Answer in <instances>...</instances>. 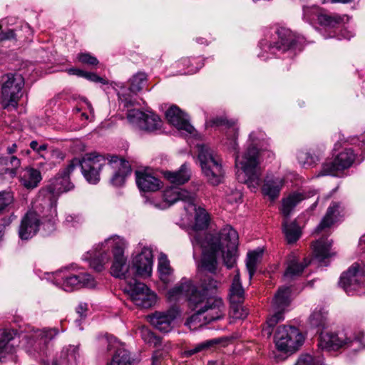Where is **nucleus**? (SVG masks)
Returning <instances> with one entry per match:
<instances>
[{
    "instance_id": "obj_1",
    "label": "nucleus",
    "mask_w": 365,
    "mask_h": 365,
    "mask_svg": "<svg viewBox=\"0 0 365 365\" xmlns=\"http://www.w3.org/2000/svg\"><path fill=\"white\" fill-rule=\"evenodd\" d=\"M218 282L211 276L205 275L200 279V286L196 287L192 282L182 278L168 292L170 300H175L182 296L187 299L190 309L195 311L187 321V324L195 322L199 316L205 314L207 323L219 320L224 317L225 305L221 298L215 296Z\"/></svg>"
},
{
    "instance_id": "obj_2",
    "label": "nucleus",
    "mask_w": 365,
    "mask_h": 365,
    "mask_svg": "<svg viewBox=\"0 0 365 365\" xmlns=\"http://www.w3.org/2000/svg\"><path fill=\"white\" fill-rule=\"evenodd\" d=\"M208 250L203 253L202 268L211 274L217 270V255L222 252L224 264L228 268H232L237 259L239 237L237 232L231 226L226 225L220 230L217 236L207 235Z\"/></svg>"
},
{
    "instance_id": "obj_3",
    "label": "nucleus",
    "mask_w": 365,
    "mask_h": 365,
    "mask_svg": "<svg viewBox=\"0 0 365 365\" xmlns=\"http://www.w3.org/2000/svg\"><path fill=\"white\" fill-rule=\"evenodd\" d=\"M263 137L264 134L262 133H259L258 136L256 132H252L250 134L251 145L244 153L242 159L240 160L237 153L235 154L236 166L240 165L241 169L247 178L245 182L249 185H252L255 187L258 186L261 182L262 172L259 167V151L257 145V142Z\"/></svg>"
},
{
    "instance_id": "obj_4",
    "label": "nucleus",
    "mask_w": 365,
    "mask_h": 365,
    "mask_svg": "<svg viewBox=\"0 0 365 365\" xmlns=\"http://www.w3.org/2000/svg\"><path fill=\"white\" fill-rule=\"evenodd\" d=\"M74 170L75 165L71 160L67 167L58 172L50 184L39 190L38 200L44 203L48 202L54 215L59 195L74 188V185L70 180V175Z\"/></svg>"
},
{
    "instance_id": "obj_5",
    "label": "nucleus",
    "mask_w": 365,
    "mask_h": 365,
    "mask_svg": "<svg viewBox=\"0 0 365 365\" xmlns=\"http://www.w3.org/2000/svg\"><path fill=\"white\" fill-rule=\"evenodd\" d=\"M126 244L125 240L119 236H113L104 242H101V249L102 247H107L108 249H111L113 261L110 267V274L112 276L119 279H132L134 278V274L129 264H127V259L124 256V250Z\"/></svg>"
},
{
    "instance_id": "obj_6",
    "label": "nucleus",
    "mask_w": 365,
    "mask_h": 365,
    "mask_svg": "<svg viewBox=\"0 0 365 365\" xmlns=\"http://www.w3.org/2000/svg\"><path fill=\"white\" fill-rule=\"evenodd\" d=\"M24 84V78L19 73H9L1 77L0 103L4 109H17Z\"/></svg>"
},
{
    "instance_id": "obj_7",
    "label": "nucleus",
    "mask_w": 365,
    "mask_h": 365,
    "mask_svg": "<svg viewBox=\"0 0 365 365\" xmlns=\"http://www.w3.org/2000/svg\"><path fill=\"white\" fill-rule=\"evenodd\" d=\"M198 159L202 170L207 180L213 185L220 184L223 177L221 160L208 146H198Z\"/></svg>"
},
{
    "instance_id": "obj_8",
    "label": "nucleus",
    "mask_w": 365,
    "mask_h": 365,
    "mask_svg": "<svg viewBox=\"0 0 365 365\" xmlns=\"http://www.w3.org/2000/svg\"><path fill=\"white\" fill-rule=\"evenodd\" d=\"M71 162L75 168H81L83 177L91 184H97L100 181V172L106 164V158L96 153H87L81 159L75 158Z\"/></svg>"
},
{
    "instance_id": "obj_9",
    "label": "nucleus",
    "mask_w": 365,
    "mask_h": 365,
    "mask_svg": "<svg viewBox=\"0 0 365 365\" xmlns=\"http://www.w3.org/2000/svg\"><path fill=\"white\" fill-rule=\"evenodd\" d=\"M365 264L354 263L349 269L344 272L339 280V285L349 294L365 293Z\"/></svg>"
},
{
    "instance_id": "obj_10",
    "label": "nucleus",
    "mask_w": 365,
    "mask_h": 365,
    "mask_svg": "<svg viewBox=\"0 0 365 365\" xmlns=\"http://www.w3.org/2000/svg\"><path fill=\"white\" fill-rule=\"evenodd\" d=\"M277 36V41L267 43L266 41L260 42L262 49L269 50L271 53H274L276 51L282 53L288 51H301L302 41L299 37L297 36L291 30L287 28H279L275 31Z\"/></svg>"
},
{
    "instance_id": "obj_11",
    "label": "nucleus",
    "mask_w": 365,
    "mask_h": 365,
    "mask_svg": "<svg viewBox=\"0 0 365 365\" xmlns=\"http://www.w3.org/2000/svg\"><path fill=\"white\" fill-rule=\"evenodd\" d=\"M274 341L278 350L292 353L302 345L304 336L296 327L283 325L278 327L274 334Z\"/></svg>"
},
{
    "instance_id": "obj_12",
    "label": "nucleus",
    "mask_w": 365,
    "mask_h": 365,
    "mask_svg": "<svg viewBox=\"0 0 365 365\" xmlns=\"http://www.w3.org/2000/svg\"><path fill=\"white\" fill-rule=\"evenodd\" d=\"M354 344L358 345L354 349L363 348L361 341L356 338L351 340L344 332L322 331L319 338L318 346L322 350L329 351L338 350L343 346L349 347Z\"/></svg>"
},
{
    "instance_id": "obj_13",
    "label": "nucleus",
    "mask_w": 365,
    "mask_h": 365,
    "mask_svg": "<svg viewBox=\"0 0 365 365\" xmlns=\"http://www.w3.org/2000/svg\"><path fill=\"white\" fill-rule=\"evenodd\" d=\"M127 118L133 126L148 133H153L161 128L160 118L151 112L132 109L128 110Z\"/></svg>"
},
{
    "instance_id": "obj_14",
    "label": "nucleus",
    "mask_w": 365,
    "mask_h": 365,
    "mask_svg": "<svg viewBox=\"0 0 365 365\" xmlns=\"http://www.w3.org/2000/svg\"><path fill=\"white\" fill-rule=\"evenodd\" d=\"M355 160L352 149H345L334 159L327 160L322 165L318 176L337 175L338 172L349 168Z\"/></svg>"
},
{
    "instance_id": "obj_15",
    "label": "nucleus",
    "mask_w": 365,
    "mask_h": 365,
    "mask_svg": "<svg viewBox=\"0 0 365 365\" xmlns=\"http://www.w3.org/2000/svg\"><path fill=\"white\" fill-rule=\"evenodd\" d=\"M303 11L304 17L309 20H317L321 26L327 29L340 28L349 19L347 15L322 12L317 7H304Z\"/></svg>"
},
{
    "instance_id": "obj_16",
    "label": "nucleus",
    "mask_w": 365,
    "mask_h": 365,
    "mask_svg": "<svg viewBox=\"0 0 365 365\" xmlns=\"http://www.w3.org/2000/svg\"><path fill=\"white\" fill-rule=\"evenodd\" d=\"M128 293L136 306L144 309L151 307L156 302V294L146 284L135 280L128 283Z\"/></svg>"
},
{
    "instance_id": "obj_17",
    "label": "nucleus",
    "mask_w": 365,
    "mask_h": 365,
    "mask_svg": "<svg viewBox=\"0 0 365 365\" xmlns=\"http://www.w3.org/2000/svg\"><path fill=\"white\" fill-rule=\"evenodd\" d=\"M62 271L57 273V277L63 280L62 287L66 292L81 287L93 288L96 287L95 279L88 273H80L79 274H62Z\"/></svg>"
},
{
    "instance_id": "obj_18",
    "label": "nucleus",
    "mask_w": 365,
    "mask_h": 365,
    "mask_svg": "<svg viewBox=\"0 0 365 365\" xmlns=\"http://www.w3.org/2000/svg\"><path fill=\"white\" fill-rule=\"evenodd\" d=\"M103 341L107 344L108 351L114 350L115 353L108 365H133L134 359L128 350L125 349L115 337L107 336Z\"/></svg>"
},
{
    "instance_id": "obj_19",
    "label": "nucleus",
    "mask_w": 365,
    "mask_h": 365,
    "mask_svg": "<svg viewBox=\"0 0 365 365\" xmlns=\"http://www.w3.org/2000/svg\"><path fill=\"white\" fill-rule=\"evenodd\" d=\"M153 252L150 248L144 247L133 260L132 270L135 276H150L153 267Z\"/></svg>"
},
{
    "instance_id": "obj_20",
    "label": "nucleus",
    "mask_w": 365,
    "mask_h": 365,
    "mask_svg": "<svg viewBox=\"0 0 365 365\" xmlns=\"http://www.w3.org/2000/svg\"><path fill=\"white\" fill-rule=\"evenodd\" d=\"M165 117L170 124L180 130L193 133L194 127L190 123L186 114L176 106H172L166 112Z\"/></svg>"
},
{
    "instance_id": "obj_21",
    "label": "nucleus",
    "mask_w": 365,
    "mask_h": 365,
    "mask_svg": "<svg viewBox=\"0 0 365 365\" xmlns=\"http://www.w3.org/2000/svg\"><path fill=\"white\" fill-rule=\"evenodd\" d=\"M108 164L113 168H117L114 175L110 179V183L116 187L124 185L125 178L131 174L132 169L130 163L125 160L120 159L117 156H111Z\"/></svg>"
},
{
    "instance_id": "obj_22",
    "label": "nucleus",
    "mask_w": 365,
    "mask_h": 365,
    "mask_svg": "<svg viewBox=\"0 0 365 365\" xmlns=\"http://www.w3.org/2000/svg\"><path fill=\"white\" fill-rule=\"evenodd\" d=\"M195 193L189 192L179 187H171L167 188L163 192V199L165 202L170 206L176 202L180 200L188 205H194L195 201Z\"/></svg>"
},
{
    "instance_id": "obj_23",
    "label": "nucleus",
    "mask_w": 365,
    "mask_h": 365,
    "mask_svg": "<svg viewBox=\"0 0 365 365\" xmlns=\"http://www.w3.org/2000/svg\"><path fill=\"white\" fill-rule=\"evenodd\" d=\"M342 212L343 207L341 204L338 202H331L327 208L325 215L316 227V232L319 233L326 229L330 228L341 220L343 216Z\"/></svg>"
},
{
    "instance_id": "obj_24",
    "label": "nucleus",
    "mask_w": 365,
    "mask_h": 365,
    "mask_svg": "<svg viewBox=\"0 0 365 365\" xmlns=\"http://www.w3.org/2000/svg\"><path fill=\"white\" fill-rule=\"evenodd\" d=\"M101 243L97 245L93 250L89 251L87 254L89 257L86 259L89 260L90 267L95 271L100 272L105 269V265L110 259V255L107 247H102L101 249Z\"/></svg>"
},
{
    "instance_id": "obj_25",
    "label": "nucleus",
    "mask_w": 365,
    "mask_h": 365,
    "mask_svg": "<svg viewBox=\"0 0 365 365\" xmlns=\"http://www.w3.org/2000/svg\"><path fill=\"white\" fill-rule=\"evenodd\" d=\"M177 312L170 309L166 312H155L150 316V322L160 331L168 333L172 329V323L177 317Z\"/></svg>"
},
{
    "instance_id": "obj_26",
    "label": "nucleus",
    "mask_w": 365,
    "mask_h": 365,
    "mask_svg": "<svg viewBox=\"0 0 365 365\" xmlns=\"http://www.w3.org/2000/svg\"><path fill=\"white\" fill-rule=\"evenodd\" d=\"M40 226V220L34 214H26L21 220L19 237L22 240H28L32 238L38 232Z\"/></svg>"
},
{
    "instance_id": "obj_27",
    "label": "nucleus",
    "mask_w": 365,
    "mask_h": 365,
    "mask_svg": "<svg viewBox=\"0 0 365 365\" xmlns=\"http://www.w3.org/2000/svg\"><path fill=\"white\" fill-rule=\"evenodd\" d=\"M135 178L140 191L155 192L162 187V182L158 178L145 172L135 171Z\"/></svg>"
},
{
    "instance_id": "obj_28",
    "label": "nucleus",
    "mask_w": 365,
    "mask_h": 365,
    "mask_svg": "<svg viewBox=\"0 0 365 365\" xmlns=\"http://www.w3.org/2000/svg\"><path fill=\"white\" fill-rule=\"evenodd\" d=\"M19 182L27 190L37 187L42 180L41 172L34 168L26 167L19 173Z\"/></svg>"
},
{
    "instance_id": "obj_29",
    "label": "nucleus",
    "mask_w": 365,
    "mask_h": 365,
    "mask_svg": "<svg viewBox=\"0 0 365 365\" xmlns=\"http://www.w3.org/2000/svg\"><path fill=\"white\" fill-rule=\"evenodd\" d=\"M13 330H0V360L16 351V338Z\"/></svg>"
},
{
    "instance_id": "obj_30",
    "label": "nucleus",
    "mask_w": 365,
    "mask_h": 365,
    "mask_svg": "<svg viewBox=\"0 0 365 365\" xmlns=\"http://www.w3.org/2000/svg\"><path fill=\"white\" fill-rule=\"evenodd\" d=\"M331 245L332 240H329L327 238H321L316 241L313 245L314 257L320 263L324 262L326 259H328L334 255V253L331 250Z\"/></svg>"
},
{
    "instance_id": "obj_31",
    "label": "nucleus",
    "mask_w": 365,
    "mask_h": 365,
    "mask_svg": "<svg viewBox=\"0 0 365 365\" xmlns=\"http://www.w3.org/2000/svg\"><path fill=\"white\" fill-rule=\"evenodd\" d=\"M190 170L187 163H183L178 170L163 172V176L170 182L176 185H182L190 178Z\"/></svg>"
},
{
    "instance_id": "obj_32",
    "label": "nucleus",
    "mask_w": 365,
    "mask_h": 365,
    "mask_svg": "<svg viewBox=\"0 0 365 365\" xmlns=\"http://www.w3.org/2000/svg\"><path fill=\"white\" fill-rule=\"evenodd\" d=\"M283 186V180L279 178L266 179L262 187V193L271 201L278 198Z\"/></svg>"
},
{
    "instance_id": "obj_33",
    "label": "nucleus",
    "mask_w": 365,
    "mask_h": 365,
    "mask_svg": "<svg viewBox=\"0 0 365 365\" xmlns=\"http://www.w3.org/2000/svg\"><path fill=\"white\" fill-rule=\"evenodd\" d=\"M310 262L311 261L307 258L304 259L303 262H299L295 258L290 259L287 263L284 277L286 279H293L295 277L300 276L305 267H307Z\"/></svg>"
},
{
    "instance_id": "obj_34",
    "label": "nucleus",
    "mask_w": 365,
    "mask_h": 365,
    "mask_svg": "<svg viewBox=\"0 0 365 365\" xmlns=\"http://www.w3.org/2000/svg\"><path fill=\"white\" fill-rule=\"evenodd\" d=\"M222 341L223 339L222 338H215L204 341L202 342L194 345V346L192 348L186 349L182 352V356L184 357H190L194 354L205 352L211 349L212 348L215 347L216 345L219 344Z\"/></svg>"
},
{
    "instance_id": "obj_35",
    "label": "nucleus",
    "mask_w": 365,
    "mask_h": 365,
    "mask_svg": "<svg viewBox=\"0 0 365 365\" xmlns=\"http://www.w3.org/2000/svg\"><path fill=\"white\" fill-rule=\"evenodd\" d=\"M290 293L289 287L279 288L273 299V309L284 312L290 303Z\"/></svg>"
},
{
    "instance_id": "obj_36",
    "label": "nucleus",
    "mask_w": 365,
    "mask_h": 365,
    "mask_svg": "<svg viewBox=\"0 0 365 365\" xmlns=\"http://www.w3.org/2000/svg\"><path fill=\"white\" fill-rule=\"evenodd\" d=\"M193 208L195 211V224L193 228L195 231L204 230L209 225L210 217L206 210L200 207H196V205L185 206V209L188 211L190 208Z\"/></svg>"
},
{
    "instance_id": "obj_37",
    "label": "nucleus",
    "mask_w": 365,
    "mask_h": 365,
    "mask_svg": "<svg viewBox=\"0 0 365 365\" xmlns=\"http://www.w3.org/2000/svg\"><path fill=\"white\" fill-rule=\"evenodd\" d=\"M230 302H243L245 299V290L242 287L240 273L237 271L234 276L232 284L230 288Z\"/></svg>"
},
{
    "instance_id": "obj_38",
    "label": "nucleus",
    "mask_w": 365,
    "mask_h": 365,
    "mask_svg": "<svg viewBox=\"0 0 365 365\" xmlns=\"http://www.w3.org/2000/svg\"><path fill=\"white\" fill-rule=\"evenodd\" d=\"M306 197L303 193L294 192L282 200V212L288 218L294 207Z\"/></svg>"
},
{
    "instance_id": "obj_39",
    "label": "nucleus",
    "mask_w": 365,
    "mask_h": 365,
    "mask_svg": "<svg viewBox=\"0 0 365 365\" xmlns=\"http://www.w3.org/2000/svg\"><path fill=\"white\" fill-rule=\"evenodd\" d=\"M283 232L285 235L286 240L289 244L296 242L301 236V230L299 226L295 221L288 223L284 221L282 224Z\"/></svg>"
},
{
    "instance_id": "obj_40",
    "label": "nucleus",
    "mask_w": 365,
    "mask_h": 365,
    "mask_svg": "<svg viewBox=\"0 0 365 365\" xmlns=\"http://www.w3.org/2000/svg\"><path fill=\"white\" fill-rule=\"evenodd\" d=\"M147 74L144 72H138L130 79L129 90L133 93H138L143 89L147 82Z\"/></svg>"
},
{
    "instance_id": "obj_41",
    "label": "nucleus",
    "mask_w": 365,
    "mask_h": 365,
    "mask_svg": "<svg viewBox=\"0 0 365 365\" xmlns=\"http://www.w3.org/2000/svg\"><path fill=\"white\" fill-rule=\"evenodd\" d=\"M61 358L69 364H76L79 358L78 346H68L61 351Z\"/></svg>"
},
{
    "instance_id": "obj_42",
    "label": "nucleus",
    "mask_w": 365,
    "mask_h": 365,
    "mask_svg": "<svg viewBox=\"0 0 365 365\" xmlns=\"http://www.w3.org/2000/svg\"><path fill=\"white\" fill-rule=\"evenodd\" d=\"M262 255V251H252L247 254L246 267L249 272L250 279H252L255 274L258 259Z\"/></svg>"
},
{
    "instance_id": "obj_43",
    "label": "nucleus",
    "mask_w": 365,
    "mask_h": 365,
    "mask_svg": "<svg viewBox=\"0 0 365 365\" xmlns=\"http://www.w3.org/2000/svg\"><path fill=\"white\" fill-rule=\"evenodd\" d=\"M158 271L160 274V279L163 281H165L173 272L170 266V262L164 254H161L159 257Z\"/></svg>"
},
{
    "instance_id": "obj_44",
    "label": "nucleus",
    "mask_w": 365,
    "mask_h": 365,
    "mask_svg": "<svg viewBox=\"0 0 365 365\" xmlns=\"http://www.w3.org/2000/svg\"><path fill=\"white\" fill-rule=\"evenodd\" d=\"M14 201V197L12 192L6 190L0 192V215L8 210Z\"/></svg>"
},
{
    "instance_id": "obj_45",
    "label": "nucleus",
    "mask_w": 365,
    "mask_h": 365,
    "mask_svg": "<svg viewBox=\"0 0 365 365\" xmlns=\"http://www.w3.org/2000/svg\"><path fill=\"white\" fill-rule=\"evenodd\" d=\"M326 322L327 314L322 311H314L309 317V323L313 327H324Z\"/></svg>"
},
{
    "instance_id": "obj_46",
    "label": "nucleus",
    "mask_w": 365,
    "mask_h": 365,
    "mask_svg": "<svg viewBox=\"0 0 365 365\" xmlns=\"http://www.w3.org/2000/svg\"><path fill=\"white\" fill-rule=\"evenodd\" d=\"M9 159L8 158H0V182L6 179V176L9 175L11 178H14L16 172L14 169L9 168Z\"/></svg>"
},
{
    "instance_id": "obj_47",
    "label": "nucleus",
    "mask_w": 365,
    "mask_h": 365,
    "mask_svg": "<svg viewBox=\"0 0 365 365\" xmlns=\"http://www.w3.org/2000/svg\"><path fill=\"white\" fill-rule=\"evenodd\" d=\"M230 302V314L235 319H244L247 316V312L242 307L243 302Z\"/></svg>"
},
{
    "instance_id": "obj_48",
    "label": "nucleus",
    "mask_w": 365,
    "mask_h": 365,
    "mask_svg": "<svg viewBox=\"0 0 365 365\" xmlns=\"http://www.w3.org/2000/svg\"><path fill=\"white\" fill-rule=\"evenodd\" d=\"M297 159L299 163L302 164L304 166H311L315 164L316 161L318 160L316 155H312L308 151L301 150L297 153Z\"/></svg>"
},
{
    "instance_id": "obj_49",
    "label": "nucleus",
    "mask_w": 365,
    "mask_h": 365,
    "mask_svg": "<svg viewBox=\"0 0 365 365\" xmlns=\"http://www.w3.org/2000/svg\"><path fill=\"white\" fill-rule=\"evenodd\" d=\"M235 124V120H229L226 116H217L207 122L210 126H225L227 128H232Z\"/></svg>"
},
{
    "instance_id": "obj_50",
    "label": "nucleus",
    "mask_w": 365,
    "mask_h": 365,
    "mask_svg": "<svg viewBox=\"0 0 365 365\" xmlns=\"http://www.w3.org/2000/svg\"><path fill=\"white\" fill-rule=\"evenodd\" d=\"M141 336L143 339L148 344H154L157 345L160 342V338L155 336L151 331L147 328H143L141 330Z\"/></svg>"
},
{
    "instance_id": "obj_51",
    "label": "nucleus",
    "mask_w": 365,
    "mask_h": 365,
    "mask_svg": "<svg viewBox=\"0 0 365 365\" xmlns=\"http://www.w3.org/2000/svg\"><path fill=\"white\" fill-rule=\"evenodd\" d=\"M294 365H322L319 361H316L312 356L305 354H302Z\"/></svg>"
},
{
    "instance_id": "obj_52",
    "label": "nucleus",
    "mask_w": 365,
    "mask_h": 365,
    "mask_svg": "<svg viewBox=\"0 0 365 365\" xmlns=\"http://www.w3.org/2000/svg\"><path fill=\"white\" fill-rule=\"evenodd\" d=\"M78 59L80 62L84 64H88L91 66H96L98 64V59L91 56L88 53H81L78 54Z\"/></svg>"
},
{
    "instance_id": "obj_53",
    "label": "nucleus",
    "mask_w": 365,
    "mask_h": 365,
    "mask_svg": "<svg viewBox=\"0 0 365 365\" xmlns=\"http://www.w3.org/2000/svg\"><path fill=\"white\" fill-rule=\"evenodd\" d=\"M50 210V218L48 219L47 222L43 223V228L48 229V232H51L55 230V217L57 215V210H56V215L53 214V209L48 205V202L44 203Z\"/></svg>"
},
{
    "instance_id": "obj_54",
    "label": "nucleus",
    "mask_w": 365,
    "mask_h": 365,
    "mask_svg": "<svg viewBox=\"0 0 365 365\" xmlns=\"http://www.w3.org/2000/svg\"><path fill=\"white\" fill-rule=\"evenodd\" d=\"M19 35L16 30L8 29L5 31H2V26L0 25V41L6 40H16Z\"/></svg>"
},
{
    "instance_id": "obj_55",
    "label": "nucleus",
    "mask_w": 365,
    "mask_h": 365,
    "mask_svg": "<svg viewBox=\"0 0 365 365\" xmlns=\"http://www.w3.org/2000/svg\"><path fill=\"white\" fill-rule=\"evenodd\" d=\"M274 314L267 320V325L273 328L279 322L284 319V312L278 310H274Z\"/></svg>"
},
{
    "instance_id": "obj_56",
    "label": "nucleus",
    "mask_w": 365,
    "mask_h": 365,
    "mask_svg": "<svg viewBox=\"0 0 365 365\" xmlns=\"http://www.w3.org/2000/svg\"><path fill=\"white\" fill-rule=\"evenodd\" d=\"M30 148L35 151L40 157L45 158L43 152L46 151L48 148V145L43 143L39 145L37 140H32L29 144Z\"/></svg>"
},
{
    "instance_id": "obj_57",
    "label": "nucleus",
    "mask_w": 365,
    "mask_h": 365,
    "mask_svg": "<svg viewBox=\"0 0 365 365\" xmlns=\"http://www.w3.org/2000/svg\"><path fill=\"white\" fill-rule=\"evenodd\" d=\"M12 215L8 217H3L0 220V243L2 242L6 229L12 222Z\"/></svg>"
},
{
    "instance_id": "obj_58",
    "label": "nucleus",
    "mask_w": 365,
    "mask_h": 365,
    "mask_svg": "<svg viewBox=\"0 0 365 365\" xmlns=\"http://www.w3.org/2000/svg\"><path fill=\"white\" fill-rule=\"evenodd\" d=\"M83 78L92 82L101 83L103 85H106L108 83V81L106 79L103 78L102 77L98 76L96 73L92 72L85 71Z\"/></svg>"
},
{
    "instance_id": "obj_59",
    "label": "nucleus",
    "mask_w": 365,
    "mask_h": 365,
    "mask_svg": "<svg viewBox=\"0 0 365 365\" xmlns=\"http://www.w3.org/2000/svg\"><path fill=\"white\" fill-rule=\"evenodd\" d=\"M58 334V330L56 329H44L42 330L39 334L41 336V339H44V343L48 342L51 340Z\"/></svg>"
},
{
    "instance_id": "obj_60",
    "label": "nucleus",
    "mask_w": 365,
    "mask_h": 365,
    "mask_svg": "<svg viewBox=\"0 0 365 365\" xmlns=\"http://www.w3.org/2000/svg\"><path fill=\"white\" fill-rule=\"evenodd\" d=\"M88 310V305L86 303L81 302L76 307V312L81 317H85L86 313Z\"/></svg>"
},
{
    "instance_id": "obj_61",
    "label": "nucleus",
    "mask_w": 365,
    "mask_h": 365,
    "mask_svg": "<svg viewBox=\"0 0 365 365\" xmlns=\"http://www.w3.org/2000/svg\"><path fill=\"white\" fill-rule=\"evenodd\" d=\"M192 243H196L197 245H200L201 247L205 246L204 245V237L201 233L196 232L195 235L192 237Z\"/></svg>"
},
{
    "instance_id": "obj_62",
    "label": "nucleus",
    "mask_w": 365,
    "mask_h": 365,
    "mask_svg": "<svg viewBox=\"0 0 365 365\" xmlns=\"http://www.w3.org/2000/svg\"><path fill=\"white\" fill-rule=\"evenodd\" d=\"M9 159V164L11 165L10 168L14 169V171L16 172V169L18 168L20 166L21 162L20 160L16 158V156H12Z\"/></svg>"
},
{
    "instance_id": "obj_63",
    "label": "nucleus",
    "mask_w": 365,
    "mask_h": 365,
    "mask_svg": "<svg viewBox=\"0 0 365 365\" xmlns=\"http://www.w3.org/2000/svg\"><path fill=\"white\" fill-rule=\"evenodd\" d=\"M81 220V217L78 215H68L66 217V222L68 223L72 224V225H74L75 222L78 223Z\"/></svg>"
},
{
    "instance_id": "obj_64",
    "label": "nucleus",
    "mask_w": 365,
    "mask_h": 365,
    "mask_svg": "<svg viewBox=\"0 0 365 365\" xmlns=\"http://www.w3.org/2000/svg\"><path fill=\"white\" fill-rule=\"evenodd\" d=\"M68 73L70 75H76L83 78L85 71L78 68H71L68 70Z\"/></svg>"
}]
</instances>
